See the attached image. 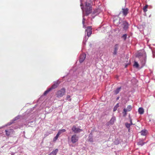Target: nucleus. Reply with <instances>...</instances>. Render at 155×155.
<instances>
[{
  "instance_id": "nucleus-26",
  "label": "nucleus",
  "mask_w": 155,
  "mask_h": 155,
  "mask_svg": "<svg viewBox=\"0 0 155 155\" xmlns=\"http://www.w3.org/2000/svg\"><path fill=\"white\" fill-rule=\"evenodd\" d=\"M59 135H60L58 134L57 133L56 136L54 137V140H53L54 141L56 140L58 138Z\"/></svg>"
},
{
  "instance_id": "nucleus-31",
  "label": "nucleus",
  "mask_w": 155,
  "mask_h": 155,
  "mask_svg": "<svg viewBox=\"0 0 155 155\" xmlns=\"http://www.w3.org/2000/svg\"><path fill=\"white\" fill-rule=\"evenodd\" d=\"M88 38H87L86 37H85L84 38V40H85V41H87V40Z\"/></svg>"
},
{
  "instance_id": "nucleus-19",
  "label": "nucleus",
  "mask_w": 155,
  "mask_h": 155,
  "mask_svg": "<svg viewBox=\"0 0 155 155\" xmlns=\"http://www.w3.org/2000/svg\"><path fill=\"white\" fill-rule=\"evenodd\" d=\"M128 9L127 8L123 9V13L124 15H126L128 13Z\"/></svg>"
},
{
  "instance_id": "nucleus-35",
  "label": "nucleus",
  "mask_w": 155,
  "mask_h": 155,
  "mask_svg": "<svg viewBox=\"0 0 155 155\" xmlns=\"http://www.w3.org/2000/svg\"><path fill=\"white\" fill-rule=\"evenodd\" d=\"M118 99H119V97H117V100H118Z\"/></svg>"
},
{
  "instance_id": "nucleus-5",
  "label": "nucleus",
  "mask_w": 155,
  "mask_h": 155,
  "mask_svg": "<svg viewBox=\"0 0 155 155\" xmlns=\"http://www.w3.org/2000/svg\"><path fill=\"white\" fill-rule=\"evenodd\" d=\"M132 108V106L131 105H128L126 108L124 109L123 112L124 115L125 116L127 115V112L130 111Z\"/></svg>"
},
{
  "instance_id": "nucleus-32",
  "label": "nucleus",
  "mask_w": 155,
  "mask_h": 155,
  "mask_svg": "<svg viewBox=\"0 0 155 155\" xmlns=\"http://www.w3.org/2000/svg\"><path fill=\"white\" fill-rule=\"evenodd\" d=\"M89 141H91V142H93V140L91 139V138L89 139Z\"/></svg>"
},
{
  "instance_id": "nucleus-23",
  "label": "nucleus",
  "mask_w": 155,
  "mask_h": 155,
  "mask_svg": "<svg viewBox=\"0 0 155 155\" xmlns=\"http://www.w3.org/2000/svg\"><path fill=\"white\" fill-rule=\"evenodd\" d=\"M71 97L69 95H67L66 97V100L71 101Z\"/></svg>"
},
{
  "instance_id": "nucleus-36",
  "label": "nucleus",
  "mask_w": 155,
  "mask_h": 155,
  "mask_svg": "<svg viewBox=\"0 0 155 155\" xmlns=\"http://www.w3.org/2000/svg\"><path fill=\"white\" fill-rule=\"evenodd\" d=\"M144 62H145V61H144ZM144 64H145V63H144Z\"/></svg>"
},
{
  "instance_id": "nucleus-1",
  "label": "nucleus",
  "mask_w": 155,
  "mask_h": 155,
  "mask_svg": "<svg viewBox=\"0 0 155 155\" xmlns=\"http://www.w3.org/2000/svg\"><path fill=\"white\" fill-rule=\"evenodd\" d=\"M80 2L81 3L80 5L81 7V8L83 13L82 23L83 24V28H84L85 26L84 25V16L85 15L84 12H85L86 15H88L91 12L92 7L91 5V1L90 0H84V2L85 3V6L84 8L82 7V6L83 4V2L82 0H80Z\"/></svg>"
},
{
  "instance_id": "nucleus-29",
  "label": "nucleus",
  "mask_w": 155,
  "mask_h": 155,
  "mask_svg": "<svg viewBox=\"0 0 155 155\" xmlns=\"http://www.w3.org/2000/svg\"><path fill=\"white\" fill-rule=\"evenodd\" d=\"M13 121H12V122H10L9 123H8L7 125H6V126H8V125H11V124H12V123H13Z\"/></svg>"
},
{
  "instance_id": "nucleus-24",
  "label": "nucleus",
  "mask_w": 155,
  "mask_h": 155,
  "mask_svg": "<svg viewBox=\"0 0 155 155\" xmlns=\"http://www.w3.org/2000/svg\"><path fill=\"white\" fill-rule=\"evenodd\" d=\"M148 5H146L143 8V10L144 12H146L147 11V8H148Z\"/></svg>"
},
{
  "instance_id": "nucleus-4",
  "label": "nucleus",
  "mask_w": 155,
  "mask_h": 155,
  "mask_svg": "<svg viewBox=\"0 0 155 155\" xmlns=\"http://www.w3.org/2000/svg\"><path fill=\"white\" fill-rule=\"evenodd\" d=\"M78 137L76 134L73 135L71 137V141L72 143H76L78 140Z\"/></svg>"
},
{
  "instance_id": "nucleus-34",
  "label": "nucleus",
  "mask_w": 155,
  "mask_h": 155,
  "mask_svg": "<svg viewBox=\"0 0 155 155\" xmlns=\"http://www.w3.org/2000/svg\"><path fill=\"white\" fill-rule=\"evenodd\" d=\"M130 124H132V120H130Z\"/></svg>"
},
{
  "instance_id": "nucleus-9",
  "label": "nucleus",
  "mask_w": 155,
  "mask_h": 155,
  "mask_svg": "<svg viewBox=\"0 0 155 155\" xmlns=\"http://www.w3.org/2000/svg\"><path fill=\"white\" fill-rule=\"evenodd\" d=\"M118 45H116L114 47V50L113 52V54L116 55L117 54V51L118 49Z\"/></svg>"
},
{
  "instance_id": "nucleus-11",
  "label": "nucleus",
  "mask_w": 155,
  "mask_h": 155,
  "mask_svg": "<svg viewBox=\"0 0 155 155\" xmlns=\"http://www.w3.org/2000/svg\"><path fill=\"white\" fill-rule=\"evenodd\" d=\"M123 28L125 30H127L128 28V24L126 21H124L123 23Z\"/></svg>"
},
{
  "instance_id": "nucleus-18",
  "label": "nucleus",
  "mask_w": 155,
  "mask_h": 155,
  "mask_svg": "<svg viewBox=\"0 0 155 155\" xmlns=\"http://www.w3.org/2000/svg\"><path fill=\"white\" fill-rule=\"evenodd\" d=\"M138 112L140 114H143L144 113L143 109L141 107L139 108L138 109Z\"/></svg>"
},
{
  "instance_id": "nucleus-17",
  "label": "nucleus",
  "mask_w": 155,
  "mask_h": 155,
  "mask_svg": "<svg viewBox=\"0 0 155 155\" xmlns=\"http://www.w3.org/2000/svg\"><path fill=\"white\" fill-rule=\"evenodd\" d=\"M143 53L141 52V51H139L137 52L136 54V56L137 57H139L143 55Z\"/></svg>"
},
{
  "instance_id": "nucleus-33",
  "label": "nucleus",
  "mask_w": 155,
  "mask_h": 155,
  "mask_svg": "<svg viewBox=\"0 0 155 155\" xmlns=\"http://www.w3.org/2000/svg\"><path fill=\"white\" fill-rule=\"evenodd\" d=\"M116 110V109L115 108V107H114V110L115 111Z\"/></svg>"
},
{
  "instance_id": "nucleus-28",
  "label": "nucleus",
  "mask_w": 155,
  "mask_h": 155,
  "mask_svg": "<svg viewBox=\"0 0 155 155\" xmlns=\"http://www.w3.org/2000/svg\"><path fill=\"white\" fill-rule=\"evenodd\" d=\"M125 126L127 128H129L130 126V124H129L126 123L125 124Z\"/></svg>"
},
{
  "instance_id": "nucleus-22",
  "label": "nucleus",
  "mask_w": 155,
  "mask_h": 155,
  "mask_svg": "<svg viewBox=\"0 0 155 155\" xmlns=\"http://www.w3.org/2000/svg\"><path fill=\"white\" fill-rule=\"evenodd\" d=\"M51 90V89L49 88L44 92V93L43 94V95H46Z\"/></svg>"
},
{
  "instance_id": "nucleus-7",
  "label": "nucleus",
  "mask_w": 155,
  "mask_h": 155,
  "mask_svg": "<svg viewBox=\"0 0 155 155\" xmlns=\"http://www.w3.org/2000/svg\"><path fill=\"white\" fill-rule=\"evenodd\" d=\"M86 54H84L81 55L79 59V61L80 63L84 61L86 58Z\"/></svg>"
},
{
  "instance_id": "nucleus-21",
  "label": "nucleus",
  "mask_w": 155,
  "mask_h": 155,
  "mask_svg": "<svg viewBox=\"0 0 155 155\" xmlns=\"http://www.w3.org/2000/svg\"><path fill=\"white\" fill-rule=\"evenodd\" d=\"M145 143L142 140H141L138 143V144L139 145H140L141 146L143 145Z\"/></svg>"
},
{
  "instance_id": "nucleus-25",
  "label": "nucleus",
  "mask_w": 155,
  "mask_h": 155,
  "mask_svg": "<svg viewBox=\"0 0 155 155\" xmlns=\"http://www.w3.org/2000/svg\"><path fill=\"white\" fill-rule=\"evenodd\" d=\"M127 38V35L126 34H124L123 35V36L122 37V38L124 39V40H125Z\"/></svg>"
},
{
  "instance_id": "nucleus-6",
  "label": "nucleus",
  "mask_w": 155,
  "mask_h": 155,
  "mask_svg": "<svg viewBox=\"0 0 155 155\" xmlns=\"http://www.w3.org/2000/svg\"><path fill=\"white\" fill-rule=\"evenodd\" d=\"M92 28L91 26L87 27V29L85 30V32H86L87 33V35L88 37L90 36L92 34Z\"/></svg>"
},
{
  "instance_id": "nucleus-27",
  "label": "nucleus",
  "mask_w": 155,
  "mask_h": 155,
  "mask_svg": "<svg viewBox=\"0 0 155 155\" xmlns=\"http://www.w3.org/2000/svg\"><path fill=\"white\" fill-rule=\"evenodd\" d=\"M134 66L136 67V68L138 67L139 65L138 63L137 62L135 61L134 62Z\"/></svg>"
},
{
  "instance_id": "nucleus-15",
  "label": "nucleus",
  "mask_w": 155,
  "mask_h": 155,
  "mask_svg": "<svg viewBox=\"0 0 155 155\" xmlns=\"http://www.w3.org/2000/svg\"><path fill=\"white\" fill-rule=\"evenodd\" d=\"M121 89V87L117 88L114 91V94H118L120 91Z\"/></svg>"
},
{
  "instance_id": "nucleus-12",
  "label": "nucleus",
  "mask_w": 155,
  "mask_h": 155,
  "mask_svg": "<svg viewBox=\"0 0 155 155\" xmlns=\"http://www.w3.org/2000/svg\"><path fill=\"white\" fill-rule=\"evenodd\" d=\"M6 134L7 136H9L10 134L13 133V130L12 129H10L8 130H5Z\"/></svg>"
},
{
  "instance_id": "nucleus-30",
  "label": "nucleus",
  "mask_w": 155,
  "mask_h": 155,
  "mask_svg": "<svg viewBox=\"0 0 155 155\" xmlns=\"http://www.w3.org/2000/svg\"><path fill=\"white\" fill-rule=\"evenodd\" d=\"M18 119V117H15L14 119L13 120L15 121L16 120H17Z\"/></svg>"
},
{
  "instance_id": "nucleus-8",
  "label": "nucleus",
  "mask_w": 155,
  "mask_h": 155,
  "mask_svg": "<svg viewBox=\"0 0 155 155\" xmlns=\"http://www.w3.org/2000/svg\"><path fill=\"white\" fill-rule=\"evenodd\" d=\"M58 84L59 83H58V81L54 82L52 86L50 88L51 89V90L55 89L58 87Z\"/></svg>"
},
{
  "instance_id": "nucleus-13",
  "label": "nucleus",
  "mask_w": 155,
  "mask_h": 155,
  "mask_svg": "<svg viewBox=\"0 0 155 155\" xmlns=\"http://www.w3.org/2000/svg\"><path fill=\"white\" fill-rule=\"evenodd\" d=\"M141 134L143 136H145L147 134V131L146 130H143L140 132Z\"/></svg>"
},
{
  "instance_id": "nucleus-2",
  "label": "nucleus",
  "mask_w": 155,
  "mask_h": 155,
  "mask_svg": "<svg viewBox=\"0 0 155 155\" xmlns=\"http://www.w3.org/2000/svg\"><path fill=\"white\" fill-rule=\"evenodd\" d=\"M65 92V89L64 88H62L60 90L58 91L56 93L57 97H62L64 94Z\"/></svg>"
},
{
  "instance_id": "nucleus-3",
  "label": "nucleus",
  "mask_w": 155,
  "mask_h": 155,
  "mask_svg": "<svg viewBox=\"0 0 155 155\" xmlns=\"http://www.w3.org/2000/svg\"><path fill=\"white\" fill-rule=\"evenodd\" d=\"M72 131L75 133H78L82 131V130L76 127L75 126H73L71 128Z\"/></svg>"
},
{
  "instance_id": "nucleus-10",
  "label": "nucleus",
  "mask_w": 155,
  "mask_h": 155,
  "mask_svg": "<svg viewBox=\"0 0 155 155\" xmlns=\"http://www.w3.org/2000/svg\"><path fill=\"white\" fill-rule=\"evenodd\" d=\"M115 120L116 119L115 117H112L110 121L109 122L108 125H113L114 124Z\"/></svg>"
},
{
  "instance_id": "nucleus-16",
  "label": "nucleus",
  "mask_w": 155,
  "mask_h": 155,
  "mask_svg": "<svg viewBox=\"0 0 155 155\" xmlns=\"http://www.w3.org/2000/svg\"><path fill=\"white\" fill-rule=\"evenodd\" d=\"M101 11V10L100 9L98 8L95 10L93 12V13L95 15H97L99 14V13Z\"/></svg>"
},
{
  "instance_id": "nucleus-20",
  "label": "nucleus",
  "mask_w": 155,
  "mask_h": 155,
  "mask_svg": "<svg viewBox=\"0 0 155 155\" xmlns=\"http://www.w3.org/2000/svg\"><path fill=\"white\" fill-rule=\"evenodd\" d=\"M65 131H66V130L64 129L61 130L59 131L58 134L59 135H60L62 133L64 132Z\"/></svg>"
},
{
  "instance_id": "nucleus-14",
  "label": "nucleus",
  "mask_w": 155,
  "mask_h": 155,
  "mask_svg": "<svg viewBox=\"0 0 155 155\" xmlns=\"http://www.w3.org/2000/svg\"><path fill=\"white\" fill-rule=\"evenodd\" d=\"M58 152V149H56L53 151L49 155H56Z\"/></svg>"
}]
</instances>
